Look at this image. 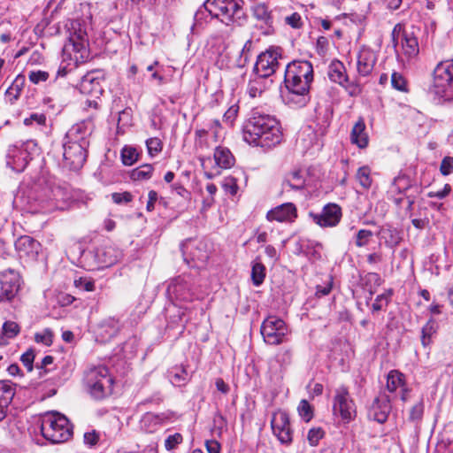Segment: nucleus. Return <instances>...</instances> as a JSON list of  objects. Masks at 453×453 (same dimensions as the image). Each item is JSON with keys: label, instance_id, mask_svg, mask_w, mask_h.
Returning a JSON list of instances; mask_svg holds the SVG:
<instances>
[{"label": "nucleus", "instance_id": "f257e3e1", "mask_svg": "<svg viewBox=\"0 0 453 453\" xmlns=\"http://www.w3.org/2000/svg\"><path fill=\"white\" fill-rule=\"evenodd\" d=\"M313 81V66L309 61L295 60L286 66L284 82L288 90V103L303 107L310 100V88Z\"/></svg>", "mask_w": 453, "mask_h": 453}, {"label": "nucleus", "instance_id": "f03ea898", "mask_svg": "<svg viewBox=\"0 0 453 453\" xmlns=\"http://www.w3.org/2000/svg\"><path fill=\"white\" fill-rule=\"evenodd\" d=\"M242 133L248 143L268 148L279 144L282 136L278 120L258 111H253L245 121Z\"/></svg>", "mask_w": 453, "mask_h": 453}, {"label": "nucleus", "instance_id": "7ed1b4c3", "mask_svg": "<svg viewBox=\"0 0 453 453\" xmlns=\"http://www.w3.org/2000/svg\"><path fill=\"white\" fill-rule=\"evenodd\" d=\"M92 126L88 121L73 125L66 133L64 148V159L71 170H79L87 158V148L89 145L88 136L92 133Z\"/></svg>", "mask_w": 453, "mask_h": 453}, {"label": "nucleus", "instance_id": "20e7f679", "mask_svg": "<svg viewBox=\"0 0 453 453\" xmlns=\"http://www.w3.org/2000/svg\"><path fill=\"white\" fill-rule=\"evenodd\" d=\"M70 199L71 195L67 188L57 184H47L36 191L33 203L36 211L51 213L66 209Z\"/></svg>", "mask_w": 453, "mask_h": 453}, {"label": "nucleus", "instance_id": "39448f33", "mask_svg": "<svg viewBox=\"0 0 453 453\" xmlns=\"http://www.w3.org/2000/svg\"><path fill=\"white\" fill-rule=\"evenodd\" d=\"M41 433L53 444L65 442L73 434L67 418L56 411L46 412L42 416Z\"/></svg>", "mask_w": 453, "mask_h": 453}, {"label": "nucleus", "instance_id": "423d86ee", "mask_svg": "<svg viewBox=\"0 0 453 453\" xmlns=\"http://www.w3.org/2000/svg\"><path fill=\"white\" fill-rule=\"evenodd\" d=\"M242 4V0H206L203 6L212 17L228 26L241 23L244 17Z\"/></svg>", "mask_w": 453, "mask_h": 453}, {"label": "nucleus", "instance_id": "0eeeda50", "mask_svg": "<svg viewBox=\"0 0 453 453\" xmlns=\"http://www.w3.org/2000/svg\"><path fill=\"white\" fill-rule=\"evenodd\" d=\"M84 380L89 394L95 399H103L111 393L113 379L105 365L90 367Z\"/></svg>", "mask_w": 453, "mask_h": 453}, {"label": "nucleus", "instance_id": "6e6552de", "mask_svg": "<svg viewBox=\"0 0 453 453\" xmlns=\"http://www.w3.org/2000/svg\"><path fill=\"white\" fill-rule=\"evenodd\" d=\"M431 91L445 101L453 99V59L437 64L433 72Z\"/></svg>", "mask_w": 453, "mask_h": 453}, {"label": "nucleus", "instance_id": "1a4fd4ad", "mask_svg": "<svg viewBox=\"0 0 453 453\" xmlns=\"http://www.w3.org/2000/svg\"><path fill=\"white\" fill-rule=\"evenodd\" d=\"M261 334L267 344L279 345L286 341L288 328L283 319L268 316L262 323Z\"/></svg>", "mask_w": 453, "mask_h": 453}, {"label": "nucleus", "instance_id": "9d476101", "mask_svg": "<svg viewBox=\"0 0 453 453\" xmlns=\"http://www.w3.org/2000/svg\"><path fill=\"white\" fill-rule=\"evenodd\" d=\"M333 412L340 416L343 422L349 423L356 416V404L347 387L342 385L334 391Z\"/></svg>", "mask_w": 453, "mask_h": 453}, {"label": "nucleus", "instance_id": "9b49d317", "mask_svg": "<svg viewBox=\"0 0 453 453\" xmlns=\"http://www.w3.org/2000/svg\"><path fill=\"white\" fill-rule=\"evenodd\" d=\"M166 294L172 301L190 302L194 298L192 279L187 275H180L171 280Z\"/></svg>", "mask_w": 453, "mask_h": 453}, {"label": "nucleus", "instance_id": "f8f14e48", "mask_svg": "<svg viewBox=\"0 0 453 453\" xmlns=\"http://www.w3.org/2000/svg\"><path fill=\"white\" fill-rule=\"evenodd\" d=\"M281 57L280 49L271 48L262 52L253 67V73L268 79L279 66L278 59Z\"/></svg>", "mask_w": 453, "mask_h": 453}, {"label": "nucleus", "instance_id": "ddd939ff", "mask_svg": "<svg viewBox=\"0 0 453 453\" xmlns=\"http://www.w3.org/2000/svg\"><path fill=\"white\" fill-rule=\"evenodd\" d=\"M180 250L187 263L189 260L205 262L209 257L208 243L202 239H188L180 244Z\"/></svg>", "mask_w": 453, "mask_h": 453}, {"label": "nucleus", "instance_id": "4468645a", "mask_svg": "<svg viewBox=\"0 0 453 453\" xmlns=\"http://www.w3.org/2000/svg\"><path fill=\"white\" fill-rule=\"evenodd\" d=\"M20 276L12 269L0 273V303L12 301L20 288Z\"/></svg>", "mask_w": 453, "mask_h": 453}, {"label": "nucleus", "instance_id": "2eb2a0df", "mask_svg": "<svg viewBox=\"0 0 453 453\" xmlns=\"http://www.w3.org/2000/svg\"><path fill=\"white\" fill-rule=\"evenodd\" d=\"M271 426L273 434L282 444H290L293 441V431L286 411H278L273 413Z\"/></svg>", "mask_w": 453, "mask_h": 453}, {"label": "nucleus", "instance_id": "dca6fc26", "mask_svg": "<svg viewBox=\"0 0 453 453\" xmlns=\"http://www.w3.org/2000/svg\"><path fill=\"white\" fill-rule=\"evenodd\" d=\"M309 216L321 227H334L340 223L342 212L338 204L327 203L320 213L310 212Z\"/></svg>", "mask_w": 453, "mask_h": 453}, {"label": "nucleus", "instance_id": "f3484780", "mask_svg": "<svg viewBox=\"0 0 453 453\" xmlns=\"http://www.w3.org/2000/svg\"><path fill=\"white\" fill-rule=\"evenodd\" d=\"M14 245L19 257L27 262L35 261L41 251L40 242L28 235L19 237Z\"/></svg>", "mask_w": 453, "mask_h": 453}, {"label": "nucleus", "instance_id": "a211bd4d", "mask_svg": "<svg viewBox=\"0 0 453 453\" xmlns=\"http://www.w3.org/2000/svg\"><path fill=\"white\" fill-rule=\"evenodd\" d=\"M418 32L419 29L415 27H411L410 28L403 30L401 45L403 54L407 58H414L419 53V45L418 40Z\"/></svg>", "mask_w": 453, "mask_h": 453}, {"label": "nucleus", "instance_id": "6ab92c4d", "mask_svg": "<svg viewBox=\"0 0 453 453\" xmlns=\"http://www.w3.org/2000/svg\"><path fill=\"white\" fill-rule=\"evenodd\" d=\"M377 61L376 54L369 48L362 47L357 57V71L359 76L370 75Z\"/></svg>", "mask_w": 453, "mask_h": 453}, {"label": "nucleus", "instance_id": "aec40b11", "mask_svg": "<svg viewBox=\"0 0 453 453\" xmlns=\"http://www.w3.org/2000/svg\"><path fill=\"white\" fill-rule=\"evenodd\" d=\"M390 411L391 405L388 397L380 395L374 399L368 411V417L370 419L383 424L387 421Z\"/></svg>", "mask_w": 453, "mask_h": 453}, {"label": "nucleus", "instance_id": "412c9836", "mask_svg": "<svg viewBox=\"0 0 453 453\" xmlns=\"http://www.w3.org/2000/svg\"><path fill=\"white\" fill-rule=\"evenodd\" d=\"M297 217L296 207L292 203L279 205L267 212L269 221L291 222Z\"/></svg>", "mask_w": 453, "mask_h": 453}, {"label": "nucleus", "instance_id": "4be33fe9", "mask_svg": "<svg viewBox=\"0 0 453 453\" xmlns=\"http://www.w3.org/2000/svg\"><path fill=\"white\" fill-rule=\"evenodd\" d=\"M71 26L73 31L70 32L69 41L72 43L73 50L81 52L83 58V53L87 52V33L82 29L79 22H72Z\"/></svg>", "mask_w": 453, "mask_h": 453}, {"label": "nucleus", "instance_id": "5701e85b", "mask_svg": "<svg viewBox=\"0 0 453 453\" xmlns=\"http://www.w3.org/2000/svg\"><path fill=\"white\" fill-rule=\"evenodd\" d=\"M15 393V385L12 381L0 380V421L6 417Z\"/></svg>", "mask_w": 453, "mask_h": 453}, {"label": "nucleus", "instance_id": "b1692460", "mask_svg": "<svg viewBox=\"0 0 453 453\" xmlns=\"http://www.w3.org/2000/svg\"><path fill=\"white\" fill-rule=\"evenodd\" d=\"M377 236L386 246L393 248L397 246L402 241V234L396 228L386 225L380 228Z\"/></svg>", "mask_w": 453, "mask_h": 453}, {"label": "nucleus", "instance_id": "393cba45", "mask_svg": "<svg viewBox=\"0 0 453 453\" xmlns=\"http://www.w3.org/2000/svg\"><path fill=\"white\" fill-rule=\"evenodd\" d=\"M271 82L272 81L265 77L252 73L247 86V93L251 98L261 96Z\"/></svg>", "mask_w": 453, "mask_h": 453}, {"label": "nucleus", "instance_id": "a878e982", "mask_svg": "<svg viewBox=\"0 0 453 453\" xmlns=\"http://www.w3.org/2000/svg\"><path fill=\"white\" fill-rule=\"evenodd\" d=\"M350 141L360 149L367 147L369 139L365 132V123L363 119H359L352 127Z\"/></svg>", "mask_w": 453, "mask_h": 453}, {"label": "nucleus", "instance_id": "bb28decb", "mask_svg": "<svg viewBox=\"0 0 453 453\" xmlns=\"http://www.w3.org/2000/svg\"><path fill=\"white\" fill-rule=\"evenodd\" d=\"M119 329V321L114 318H108L99 324L97 334L103 340H109L117 335Z\"/></svg>", "mask_w": 453, "mask_h": 453}, {"label": "nucleus", "instance_id": "cd10ccee", "mask_svg": "<svg viewBox=\"0 0 453 453\" xmlns=\"http://www.w3.org/2000/svg\"><path fill=\"white\" fill-rule=\"evenodd\" d=\"M81 91L84 94H98L102 91L100 80L94 73L84 75L80 83Z\"/></svg>", "mask_w": 453, "mask_h": 453}, {"label": "nucleus", "instance_id": "c85d7f7f", "mask_svg": "<svg viewBox=\"0 0 453 453\" xmlns=\"http://www.w3.org/2000/svg\"><path fill=\"white\" fill-rule=\"evenodd\" d=\"M29 162V156L26 150H16L12 152L7 165L15 172L20 173L25 170Z\"/></svg>", "mask_w": 453, "mask_h": 453}, {"label": "nucleus", "instance_id": "c756f323", "mask_svg": "<svg viewBox=\"0 0 453 453\" xmlns=\"http://www.w3.org/2000/svg\"><path fill=\"white\" fill-rule=\"evenodd\" d=\"M214 160L217 166L223 169L230 168L234 164V157L227 148L216 147Z\"/></svg>", "mask_w": 453, "mask_h": 453}, {"label": "nucleus", "instance_id": "7c9ffc66", "mask_svg": "<svg viewBox=\"0 0 453 453\" xmlns=\"http://www.w3.org/2000/svg\"><path fill=\"white\" fill-rule=\"evenodd\" d=\"M328 77L332 81L338 83L341 86H345V83H348V76L345 72V67L341 62L330 65Z\"/></svg>", "mask_w": 453, "mask_h": 453}, {"label": "nucleus", "instance_id": "2f4dec72", "mask_svg": "<svg viewBox=\"0 0 453 453\" xmlns=\"http://www.w3.org/2000/svg\"><path fill=\"white\" fill-rule=\"evenodd\" d=\"M305 186V178L300 171L288 173L283 182L284 189L301 190Z\"/></svg>", "mask_w": 453, "mask_h": 453}, {"label": "nucleus", "instance_id": "473e14b6", "mask_svg": "<svg viewBox=\"0 0 453 453\" xmlns=\"http://www.w3.org/2000/svg\"><path fill=\"white\" fill-rule=\"evenodd\" d=\"M19 333V326L14 321H5L3 325L2 334H0V345H5L7 339L14 338Z\"/></svg>", "mask_w": 453, "mask_h": 453}, {"label": "nucleus", "instance_id": "72a5a7b5", "mask_svg": "<svg viewBox=\"0 0 453 453\" xmlns=\"http://www.w3.org/2000/svg\"><path fill=\"white\" fill-rule=\"evenodd\" d=\"M403 375L398 371H390L387 377V388L390 392H395L403 386Z\"/></svg>", "mask_w": 453, "mask_h": 453}, {"label": "nucleus", "instance_id": "f704fd0d", "mask_svg": "<svg viewBox=\"0 0 453 453\" xmlns=\"http://www.w3.org/2000/svg\"><path fill=\"white\" fill-rule=\"evenodd\" d=\"M254 17L266 25H271L273 22V17L268 7L265 4H258L253 8Z\"/></svg>", "mask_w": 453, "mask_h": 453}, {"label": "nucleus", "instance_id": "c9c22d12", "mask_svg": "<svg viewBox=\"0 0 453 453\" xmlns=\"http://www.w3.org/2000/svg\"><path fill=\"white\" fill-rule=\"evenodd\" d=\"M153 169V165L150 164L142 165L132 171L131 178L134 180H148L151 177Z\"/></svg>", "mask_w": 453, "mask_h": 453}, {"label": "nucleus", "instance_id": "e433bc0d", "mask_svg": "<svg viewBox=\"0 0 453 453\" xmlns=\"http://www.w3.org/2000/svg\"><path fill=\"white\" fill-rule=\"evenodd\" d=\"M356 179L363 188L368 189L372 182L370 168L365 165L359 167L356 174Z\"/></svg>", "mask_w": 453, "mask_h": 453}, {"label": "nucleus", "instance_id": "4c0bfd02", "mask_svg": "<svg viewBox=\"0 0 453 453\" xmlns=\"http://www.w3.org/2000/svg\"><path fill=\"white\" fill-rule=\"evenodd\" d=\"M393 295V292L391 289L377 296V297L374 300V303L372 305V312L380 311L383 309H385L391 299V296Z\"/></svg>", "mask_w": 453, "mask_h": 453}, {"label": "nucleus", "instance_id": "58836bf2", "mask_svg": "<svg viewBox=\"0 0 453 453\" xmlns=\"http://www.w3.org/2000/svg\"><path fill=\"white\" fill-rule=\"evenodd\" d=\"M139 154L135 148L125 146L121 150V160L125 165H132L138 160Z\"/></svg>", "mask_w": 453, "mask_h": 453}, {"label": "nucleus", "instance_id": "ea45409f", "mask_svg": "<svg viewBox=\"0 0 453 453\" xmlns=\"http://www.w3.org/2000/svg\"><path fill=\"white\" fill-rule=\"evenodd\" d=\"M373 233L368 229H360L355 235V245L357 248H364L370 244Z\"/></svg>", "mask_w": 453, "mask_h": 453}, {"label": "nucleus", "instance_id": "a19ab883", "mask_svg": "<svg viewBox=\"0 0 453 453\" xmlns=\"http://www.w3.org/2000/svg\"><path fill=\"white\" fill-rule=\"evenodd\" d=\"M146 147L150 157H154L163 150V142L157 137L149 138L146 141Z\"/></svg>", "mask_w": 453, "mask_h": 453}, {"label": "nucleus", "instance_id": "79ce46f5", "mask_svg": "<svg viewBox=\"0 0 453 453\" xmlns=\"http://www.w3.org/2000/svg\"><path fill=\"white\" fill-rule=\"evenodd\" d=\"M265 268L261 263H256L252 266L251 277L254 285L259 286L265 280Z\"/></svg>", "mask_w": 453, "mask_h": 453}, {"label": "nucleus", "instance_id": "37998d69", "mask_svg": "<svg viewBox=\"0 0 453 453\" xmlns=\"http://www.w3.org/2000/svg\"><path fill=\"white\" fill-rule=\"evenodd\" d=\"M365 285L367 286L368 288V290H369V293L370 295H373V293L375 292V289L378 286H380L381 284V278L380 277V275L376 273H369L365 275Z\"/></svg>", "mask_w": 453, "mask_h": 453}, {"label": "nucleus", "instance_id": "c03bdc74", "mask_svg": "<svg viewBox=\"0 0 453 453\" xmlns=\"http://www.w3.org/2000/svg\"><path fill=\"white\" fill-rule=\"evenodd\" d=\"M172 413H161V414H153V413H146L142 418V422H153L156 425L163 424L165 420L171 418Z\"/></svg>", "mask_w": 453, "mask_h": 453}, {"label": "nucleus", "instance_id": "a18cd8bd", "mask_svg": "<svg viewBox=\"0 0 453 453\" xmlns=\"http://www.w3.org/2000/svg\"><path fill=\"white\" fill-rule=\"evenodd\" d=\"M298 413L301 416V418L306 421L309 422L313 416L311 406L306 400H302L298 405Z\"/></svg>", "mask_w": 453, "mask_h": 453}, {"label": "nucleus", "instance_id": "49530a36", "mask_svg": "<svg viewBox=\"0 0 453 453\" xmlns=\"http://www.w3.org/2000/svg\"><path fill=\"white\" fill-rule=\"evenodd\" d=\"M424 414V403L422 402L417 403L410 411L409 419L414 423L421 421Z\"/></svg>", "mask_w": 453, "mask_h": 453}, {"label": "nucleus", "instance_id": "de8ad7c7", "mask_svg": "<svg viewBox=\"0 0 453 453\" xmlns=\"http://www.w3.org/2000/svg\"><path fill=\"white\" fill-rule=\"evenodd\" d=\"M212 422L213 434L219 435L221 434L222 431L226 428V420L219 412L214 414Z\"/></svg>", "mask_w": 453, "mask_h": 453}, {"label": "nucleus", "instance_id": "09e8293b", "mask_svg": "<svg viewBox=\"0 0 453 453\" xmlns=\"http://www.w3.org/2000/svg\"><path fill=\"white\" fill-rule=\"evenodd\" d=\"M187 379H188V373L182 368L176 369L175 372H170V380L174 385L180 386L187 381Z\"/></svg>", "mask_w": 453, "mask_h": 453}, {"label": "nucleus", "instance_id": "8fccbe9b", "mask_svg": "<svg viewBox=\"0 0 453 453\" xmlns=\"http://www.w3.org/2000/svg\"><path fill=\"white\" fill-rule=\"evenodd\" d=\"M434 333V324L427 322L421 330V342L424 347L431 343V336Z\"/></svg>", "mask_w": 453, "mask_h": 453}, {"label": "nucleus", "instance_id": "3c124183", "mask_svg": "<svg viewBox=\"0 0 453 453\" xmlns=\"http://www.w3.org/2000/svg\"><path fill=\"white\" fill-rule=\"evenodd\" d=\"M222 188L226 193L230 194L231 196L236 195L238 191L236 179L232 176L225 178L222 182Z\"/></svg>", "mask_w": 453, "mask_h": 453}, {"label": "nucleus", "instance_id": "603ef678", "mask_svg": "<svg viewBox=\"0 0 453 453\" xmlns=\"http://www.w3.org/2000/svg\"><path fill=\"white\" fill-rule=\"evenodd\" d=\"M392 87L399 91H406V80L399 73L394 72L391 75Z\"/></svg>", "mask_w": 453, "mask_h": 453}, {"label": "nucleus", "instance_id": "864d4df0", "mask_svg": "<svg viewBox=\"0 0 453 453\" xmlns=\"http://www.w3.org/2000/svg\"><path fill=\"white\" fill-rule=\"evenodd\" d=\"M410 187L409 180L405 177H397L394 180L391 187V192L402 193Z\"/></svg>", "mask_w": 453, "mask_h": 453}, {"label": "nucleus", "instance_id": "5fc2aeb1", "mask_svg": "<svg viewBox=\"0 0 453 453\" xmlns=\"http://www.w3.org/2000/svg\"><path fill=\"white\" fill-rule=\"evenodd\" d=\"M183 441V437L180 433L169 435L165 441V448L167 450L174 449Z\"/></svg>", "mask_w": 453, "mask_h": 453}, {"label": "nucleus", "instance_id": "6e6d98bb", "mask_svg": "<svg viewBox=\"0 0 453 453\" xmlns=\"http://www.w3.org/2000/svg\"><path fill=\"white\" fill-rule=\"evenodd\" d=\"M35 340L38 343H42L45 346H50L53 342V334L50 329H45L42 333L35 334Z\"/></svg>", "mask_w": 453, "mask_h": 453}, {"label": "nucleus", "instance_id": "4d7b16f0", "mask_svg": "<svg viewBox=\"0 0 453 453\" xmlns=\"http://www.w3.org/2000/svg\"><path fill=\"white\" fill-rule=\"evenodd\" d=\"M35 353L33 349L27 350L24 354L20 357V361L22 365L27 368V372H32L34 365V360H35Z\"/></svg>", "mask_w": 453, "mask_h": 453}, {"label": "nucleus", "instance_id": "13d9d810", "mask_svg": "<svg viewBox=\"0 0 453 453\" xmlns=\"http://www.w3.org/2000/svg\"><path fill=\"white\" fill-rule=\"evenodd\" d=\"M440 172L443 176H448L453 173V157H444L441 162Z\"/></svg>", "mask_w": 453, "mask_h": 453}, {"label": "nucleus", "instance_id": "bf43d9fd", "mask_svg": "<svg viewBox=\"0 0 453 453\" xmlns=\"http://www.w3.org/2000/svg\"><path fill=\"white\" fill-rule=\"evenodd\" d=\"M324 432L321 428H311L307 435L308 441L311 446H317L320 439H322Z\"/></svg>", "mask_w": 453, "mask_h": 453}, {"label": "nucleus", "instance_id": "052dcab7", "mask_svg": "<svg viewBox=\"0 0 453 453\" xmlns=\"http://www.w3.org/2000/svg\"><path fill=\"white\" fill-rule=\"evenodd\" d=\"M77 288H82L86 291L95 290V281L89 278L81 277L74 281Z\"/></svg>", "mask_w": 453, "mask_h": 453}, {"label": "nucleus", "instance_id": "680f3d73", "mask_svg": "<svg viewBox=\"0 0 453 453\" xmlns=\"http://www.w3.org/2000/svg\"><path fill=\"white\" fill-rule=\"evenodd\" d=\"M35 122L40 126L44 125L46 122L45 115L42 113H32L28 118L24 119L26 126H30Z\"/></svg>", "mask_w": 453, "mask_h": 453}, {"label": "nucleus", "instance_id": "e2e57ef3", "mask_svg": "<svg viewBox=\"0 0 453 453\" xmlns=\"http://www.w3.org/2000/svg\"><path fill=\"white\" fill-rule=\"evenodd\" d=\"M239 107L237 105H232L228 108V110L224 113L223 120L227 125L232 126L235 118L237 117Z\"/></svg>", "mask_w": 453, "mask_h": 453}, {"label": "nucleus", "instance_id": "0e129e2a", "mask_svg": "<svg viewBox=\"0 0 453 453\" xmlns=\"http://www.w3.org/2000/svg\"><path fill=\"white\" fill-rule=\"evenodd\" d=\"M49 78V73L44 71L30 72L29 80L34 84H38L41 81H45Z\"/></svg>", "mask_w": 453, "mask_h": 453}, {"label": "nucleus", "instance_id": "69168bd1", "mask_svg": "<svg viewBox=\"0 0 453 453\" xmlns=\"http://www.w3.org/2000/svg\"><path fill=\"white\" fill-rule=\"evenodd\" d=\"M285 21L293 28H299L303 25L301 16L297 12H294L290 16L286 17Z\"/></svg>", "mask_w": 453, "mask_h": 453}, {"label": "nucleus", "instance_id": "338daca9", "mask_svg": "<svg viewBox=\"0 0 453 453\" xmlns=\"http://www.w3.org/2000/svg\"><path fill=\"white\" fill-rule=\"evenodd\" d=\"M112 200L115 203H129L132 201V195L129 192L113 193Z\"/></svg>", "mask_w": 453, "mask_h": 453}, {"label": "nucleus", "instance_id": "774afa93", "mask_svg": "<svg viewBox=\"0 0 453 453\" xmlns=\"http://www.w3.org/2000/svg\"><path fill=\"white\" fill-rule=\"evenodd\" d=\"M99 441V434L96 431L88 432L84 434L85 444L92 447L95 446Z\"/></svg>", "mask_w": 453, "mask_h": 453}]
</instances>
